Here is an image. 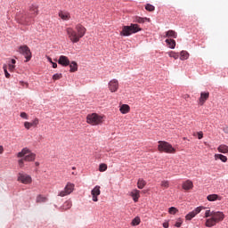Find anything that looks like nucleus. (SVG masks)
Returning <instances> with one entry per match:
<instances>
[{
  "instance_id": "obj_1",
  "label": "nucleus",
  "mask_w": 228,
  "mask_h": 228,
  "mask_svg": "<svg viewBox=\"0 0 228 228\" xmlns=\"http://www.w3.org/2000/svg\"><path fill=\"white\" fill-rule=\"evenodd\" d=\"M204 217L207 218L205 222L206 227H215L216 224L224 222L225 219V214L222 211L206 210Z\"/></svg>"
},
{
  "instance_id": "obj_2",
  "label": "nucleus",
  "mask_w": 228,
  "mask_h": 228,
  "mask_svg": "<svg viewBox=\"0 0 228 228\" xmlns=\"http://www.w3.org/2000/svg\"><path fill=\"white\" fill-rule=\"evenodd\" d=\"M66 33L68 35V38L72 42V44H77V42L86 35V28L81 24H77L75 29L70 27L67 28Z\"/></svg>"
},
{
  "instance_id": "obj_3",
  "label": "nucleus",
  "mask_w": 228,
  "mask_h": 228,
  "mask_svg": "<svg viewBox=\"0 0 228 228\" xmlns=\"http://www.w3.org/2000/svg\"><path fill=\"white\" fill-rule=\"evenodd\" d=\"M29 14H18L17 19L20 24H24L25 26H28V24H31V18L33 17V15L34 17H37V15L38 14V6H37L36 4H32L29 7Z\"/></svg>"
},
{
  "instance_id": "obj_4",
  "label": "nucleus",
  "mask_w": 228,
  "mask_h": 228,
  "mask_svg": "<svg viewBox=\"0 0 228 228\" xmlns=\"http://www.w3.org/2000/svg\"><path fill=\"white\" fill-rule=\"evenodd\" d=\"M139 31H142V28H140V25L131 23L129 26H123L120 36L131 37V35H134V33H138Z\"/></svg>"
},
{
  "instance_id": "obj_5",
  "label": "nucleus",
  "mask_w": 228,
  "mask_h": 228,
  "mask_svg": "<svg viewBox=\"0 0 228 228\" xmlns=\"http://www.w3.org/2000/svg\"><path fill=\"white\" fill-rule=\"evenodd\" d=\"M16 156L17 158H23V159L28 162L35 161V159H37V154L31 152V150L28 148H23Z\"/></svg>"
},
{
  "instance_id": "obj_6",
  "label": "nucleus",
  "mask_w": 228,
  "mask_h": 228,
  "mask_svg": "<svg viewBox=\"0 0 228 228\" xmlns=\"http://www.w3.org/2000/svg\"><path fill=\"white\" fill-rule=\"evenodd\" d=\"M158 151L167 154H175V148H173L170 142L165 141H159Z\"/></svg>"
},
{
  "instance_id": "obj_7",
  "label": "nucleus",
  "mask_w": 228,
  "mask_h": 228,
  "mask_svg": "<svg viewBox=\"0 0 228 228\" xmlns=\"http://www.w3.org/2000/svg\"><path fill=\"white\" fill-rule=\"evenodd\" d=\"M103 118V116H101L97 113H92L87 115L86 122L91 126H100V124H102V122L104 121Z\"/></svg>"
},
{
  "instance_id": "obj_8",
  "label": "nucleus",
  "mask_w": 228,
  "mask_h": 228,
  "mask_svg": "<svg viewBox=\"0 0 228 228\" xmlns=\"http://www.w3.org/2000/svg\"><path fill=\"white\" fill-rule=\"evenodd\" d=\"M18 53H20V54H22V56H24V58L26 59L25 62L28 63V61H31L32 58V53H31V49H29L28 45H20L18 48Z\"/></svg>"
},
{
  "instance_id": "obj_9",
  "label": "nucleus",
  "mask_w": 228,
  "mask_h": 228,
  "mask_svg": "<svg viewBox=\"0 0 228 228\" xmlns=\"http://www.w3.org/2000/svg\"><path fill=\"white\" fill-rule=\"evenodd\" d=\"M74 188H76V185L70 182H68L64 187V190L59 193V197H67V195H70V193L74 191Z\"/></svg>"
},
{
  "instance_id": "obj_10",
  "label": "nucleus",
  "mask_w": 228,
  "mask_h": 228,
  "mask_svg": "<svg viewBox=\"0 0 228 228\" xmlns=\"http://www.w3.org/2000/svg\"><path fill=\"white\" fill-rule=\"evenodd\" d=\"M17 181L22 184H31V183H33V178L28 174L20 173L18 174Z\"/></svg>"
},
{
  "instance_id": "obj_11",
  "label": "nucleus",
  "mask_w": 228,
  "mask_h": 228,
  "mask_svg": "<svg viewBox=\"0 0 228 228\" xmlns=\"http://www.w3.org/2000/svg\"><path fill=\"white\" fill-rule=\"evenodd\" d=\"M108 87L110 92H111V94H115V92H118V87H119L118 80L113 78L109 82Z\"/></svg>"
},
{
  "instance_id": "obj_12",
  "label": "nucleus",
  "mask_w": 228,
  "mask_h": 228,
  "mask_svg": "<svg viewBox=\"0 0 228 228\" xmlns=\"http://www.w3.org/2000/svg\"><path fill=\"white\" fill-rule=\"evenodd\" d=\"M202 209H205L204 207H197L194 210L190 212L185 216V220H191L192 218H195Z\"/></svg>"
},
{
  "instance_id": "obj_13",
  "label": "nucleus",
  "mask_w": 228,
  "mask_h": 228,
  "mask_svg": "<svg viewBox=\"0 0 228 228\" xmlns=\"http://www.w3.org/2000/svg\"><path fill=\"white\" fill-rule=\"evenodd\" d=\"M91 195L93 197V201L94 202H97L99 200V199H97V197H99V195H101V186L96 185L92 191H91Z\"/></svg>"
},
{
  "instance_id": "obj_14",
  "label": "nucleus",
  "mask_w": 228,
  "mask_h": 228,
  "mask_svg": "<svg viewBox=\"0 0 228 228\" xmlns=\"http://www.w3.org/2000/svg\"><path fill=\"white\" fill-rule=\"evenodd\" d=\"M58 63L62 67H69V65H70V61L69 60V57L61 55L59 57Z\"/></svg>"
},
{
  "instance_id": "obj_15",
  "label": "nucleus",
  "mask_w": 228,
  "mask_h": 228,
  "mask_svg": "<svg viewBox=\"0 0 228 228\" xmlns=\"http://www.w3.org/2000/svg\"><path fill=\"white\" fill-rule=\"evenodd\" d=\"M209 99V92L200 93V97L199 98V105L204 106V103Z\"/></svg>"
},
{
  "instance_id": "obj_16",
  "label": "nucleus",
  "mask_w": 228,
  "mask_h": 228,
  "mask_svg": "<svg viewBox=\"0 0 228 228\" xmlns=\"http://www.w3.org/2000/svg\"><path fill=\"white\" fill-rule=\"evenodd\" d=\"M59 17H61L62 20H70V12H65V11H60Z\"/></svg>"
},
{
  "instance_id": "obj_17",
  "label": "nucleus",
  "mask_w": 228,
  "mask_h": 228,
  "mask_svg": "<svg viewBox=\"0 0 228 228\" xmlns=\"http://www.w3.org/2000/svg\"><path fill=\"white\" fill-rule=\"evenodd\" d=\"M119 111L122 113V115H126V113L131 111V107H129L127 104H123L120 106Z\"/></svg>"
},
{
  "instance_id": "obj_18",
  "label": "nucleus",
  "mask_w": 228,
  "mask_h": 228,
  "mask_svg": "<svg viewBox=\"0 0 228 228\" xmlns=\"http://www.w3.org/2000/svg\"><path fill=\"white\" fill-rule=\"evenodd\" d=\"M183 189L185 191L192 190L193 189V182L191 180H187L183 183Z\"/></svg>"
},
{
  "instance_id": "obj_19",
  "label": "nucleus",
  "mask_w": 228,
  "mask_h": 228,
  "mask_svg": "<svg viewBox=\"0 0 228 228\" xmlns=\"http://www.w3.org/2000/svg\"><path fill=\"white\" fill-rule=\"evenodd\" d=\"M130 195L134 201L138 202V199H140V191L138 190H133L130 192Z\"/></svg>"
},
{
  "instance_id": "obj_20",
  "label": "nucleus",
  "mask_w": 228,
  "mask_h": 228,
  "mask_svg": "<svg viewBox=\"0 0 228 228\" xmlns=\"http://www.w3.org/2000/svg\"><path fill=\"white\" fill-rule=\"evenodd\" d=\"M207 199L209 202H215V200H222V197H220L218 194H209Z\"/></svg>"
},
{
  "instance_id": "obj_21",
  "label": "nucleus",
  "mask_w": 228,
  "mask_h": 228,
  "mask_svg": "<svg viewBox=\"0 0 228 228\" xmlns=\"http://www.w3.org/2000/svg\"><path fill=\"white\" fill-rule=\"evenodd\" d=\"M188 58H190V53H188L187 51L183 50L180 53V60L182 61H184V60H188Z\"/></svg>"
},
{
  "instance_id": "obj_22",
  "label": "nucleus",
  "mask_w": 228,
  "mask_h": 228,
  "mask_svg": "<svg viewBox=\"0 0 228 228\" xmlns=\"http://www.w3.org/2000/svg\"><path fill=\"white\" fill-rule=\"evenodd\" d=\"M218 152H221L222 154H227L228 152V146L225 144H221L217 148Z\"/></svg>"
},
{
  "instance_id": "obj_23",
  "label": "nucleus",
  "mask_w": 228,
  "mask_h": 228,
  "mask_svg": "<svg viewBox=\"0 0 228 228\" xmlns=\"http://www.w3.org/2000/svg\"><path fill=\"white\" fill-rule=\"evenodd\" d=\"M69 72H77V62L71 61L69 62Z\"/></svg>"
},
{
  "instance_id": "obj_24",
  "label": "nucleus",
  "mask_w": 228,
  "mask_h": 228,
  "mask_svg": "<svg viewBox=\"0 0 228 228\" xmlns=\"http://www.w3.org/2000/svg\"><path fill=\"white\" fill-rule=\"evenodd\" d=\"M71 208H72V201H66L61 207V209H62V211H67V209H70Z\"/></svg>"
},
{
  "instance_id": "obj_25",
  "label": "nucleus",
  "mask_w": 228,
  "mask_h": 228,
  "mask_svg": "<svg viewBox=\"0 0 228 228\" xmlns=\"http://www.w3.org/2000/svg\"><path fill=\"white\" fill-rule=\"evenodd\" d=\"M167 38H177V33L174 30H168L166 32Z\"/></svg>"
},
{
  "instance_id": "obj_26",
  "label": "nucleus",
  "mask_w": 228,
  "mask_h": 228,
  "mask_svg": "<svg viewBox=\"0 0 228 228\" xmlns=\"http://www.w3.org/2000/svg\"><path fill=\"white\" fill-rule=\"evenodd\" d=\"M36 202L37 204H42L44 202H47V197L42 196V195H38L36 199Z\"/></svg>"
},
{
  "instance_id": "obj_27",
  "label": "nucleus",
  "mask_w": 228,
  "mask_h": 228,
  "mask_svg": "<svg viewBox=\"0 0 228 228\" xmlns=\"http://www.w3.org/2000/svg\"><path fill=\"white\" fill-rule=\"evenodd\" d=\"M166 44H167V45L170 49H175V40L166 39Z\"/></svg>"
},
{
  "instance_id": "obj_28",
  "label": "nucleus",
  "mask_w": 228,
  "mask_h": 228,
  "mask_svg": "<svg viewBox=\"0 0 228 228\" xmlns=\"http://www.w3.org/2000/svg\"><path fill=\"white\" fill-rule=\"evenodd\" d=\"M215 159H220L223 161V163H227V158L223 154H216Z\"/></svg>"
},
{
  "instance_id": "obj_29",
  "label": "nucleus",
  "mask_w": 228,
  "mask_h": 228,
  "mask_svg": "<svg viewBox=\"0 0 228 228\" xmlns=\"http://www.w3.org/2000/svg\"><path fill=\"white\" fill-rule=\"evenodd\" d=\"M145 181L143 179H139L137 182V188H139V190H143V188H145Z\"/></svg>"
},
{
  "instance_id": "obj_30",
  "label": "nucleus",
  "mask_w": 228,
  "mask_h": 228,
  "mask_svg": "<svg viewBox=\"0 0 228 228\" xmlns=\"http://www.w3.org/2000/svg\"><path fill=\"white\" fill-rule=\"evenodd\" d=\"M167 54H168V56H169L170 58H174V60L179 59V53H175V52H174V51L168 52Z\"/></svg>"
},
{
  "instance_id": "obj_31",
  "label": "nucleus",
  "mask_w": 228,
  "mask_h": 228,
  "mask_svg": "<svg viewBox=\"0 0 228 228\" xmlns=\"http://www.w3.org/2000/svg\"><path fill=\"white\" fill-rule=\"evenodd\" d=\"M142 222V220L140 219L139 216H136L135 218H134L132 220L131 225H133L134 227H135V225H140V223Z\"/></svg>"
},
{
  "instance_id": "obj_32",
  "label": "nucleus",
  "mask_w": 228,
  "mask_h": 228,
  "mask_svg": "<svg viewBox=\"0 0 228 228\" xmlns=\"http://www.w3.org/2000/svg\"><path fill=\"white\" fill-rule=\"evenodd\" d=\"M108 170V165H106L105 163H102L99 166V171L100 172H106Z\"/></svg>"
},
{
  "instance_id": "obj_33",
  "label": "nucleus",
  "mask_w": 228,
  "mask_h": 228,
  "mask_svg": "<svg viewBox=\"0 0 228 228\" xmlns=\"http://www.w3.org/2000/svg\"><path fill=\"white\" fill-rule=\"evenodd\" d=\"M3 69H4V72L5 77H6L7 79H10L11 75H10V73H8V66H6V64H4V65L3 66Z\"/></svg>"
},
{
  "instance_id": "obj_34",
  "label": "nucleus",
  "mask_w": 228,
  "mask_h": 228,
  "mask_svg": "<svg viewBox=\"0 0 228 228\" xmlns=\"http://www.w3.org/2000/svg\"><path fill=\"white\" fill-rule=\"evenodd\" d=\"M160 186L162 188H169L170 186V182H168V180H163L160 183Z\"/></svg>"
},
{
  "instance_id": "obj_35",
  "label": "nucleus",
  "mask_w": 228,
  "mask_h": 228,
  "mask_svg": "<svg viewBox=\"0 0 228 228\" xmlns=\"http://www.w3.org/2000/svg\"><path fill=\"white\" fill-rule=\"evenodd\" d=\"M168 213L169 215H175V213H179V210L175 207H171L168 208Z\"/></svg>"
},
{
  "instance_id": "obj_36",
  "label": "nucleus",
  "mask_w": 228,
  "mask_h": 228,
  "mask_svg": "<svg viewBox=\"0 0 228 228\" xmlns=\"http://www.w3.org/2000/svg\"><path fill=\"white\" fill-rule=\"evenodd\" d=\"M145 10H147V12H154V10H156V7H154V5L148 4L145 6Z\"/></svg>"
},
{
  "instance_id": "obj_37",
  "label": "nucleus",
  "mask_w": 228,
  "mask_h": 228,
  "mask_svg": "<svg viewBox=\"0 0 228 228\" xmlns=\"http://www.w3.org/2000/svg\"><path fill=\"white\" fill-rule=\"evenodd\" d=\"M63 75L61 73H56L53 76V81H58V79H61Z\"/></svg>"
},
{
  "instance_id": "obj_38",
  "label": "nucleus",
  "mask_w": 228,
  "mask_h": 228,
  "mask_svg": "<svg viewBox=\"0 0 228 228\" xmlns=\"http://www.w3.org/2000/svg\"><path fill=\"white\" fill-rule=\"evenodd\" d=\"M24 161H26L24 159V158L18 160V165H19L20 168H24Z\"/></svg>"
},
{
  "instance_id": "obj_39",
  "label": "nucleus",
  "mask_w": 228,
  "mask_h": 228,
  "mask_svg": "<svg viewBox=\"0 0 228 228\" xmlns=\"http://www.w3.org/2000/svg\"><path fill=\"white\" fill-rule=\"evenodd\" d=\"M147 20V18H136L135 22H138L139 24H143Z\"/></svg>"
},
{
  "instance_id": "obj_40",
  "label": "nucleus",
  "mask_w": 228,
  "mask_h": 228,
  "mask_svg": "<svg viewBox=\"0 0 228 228\" xmlns=\"http://www.w3.org/2000/svg\"><path fill=\"white\" fill-rule=\"evenodd\" d=\"M183 225V219L178 218L175 224V227H181Z\"/></svg>"
},
{
  "instance_id": "obj_41",
  "label": "nucleus",
  "mask_w": 228,
  "mask_h": 228,
  "mask_svg": "<svg viewBox=\"0 0 228 228\" xmlns=\"http://www.w3.org/2000/svg\"><path fill=\"white\" fill-rule=\"evenodd\" d=\"M38 124H39L38 118L34 119V120L30 123V125H31L32 127H37V126H38Z\"/></svg>"
},
{
  "instance_id": "obj_42",
  "label": "nucleus",
  "mask_w": 228,
  "mask_h": 228,
  "mask_svg": "<svg viewBox=\"0 0 228 228\" xmlns=\"http://www.w3.org/2000/svg\"><path fill=\"white\" fill-rule=\"evenodd\" d=\"M24 127H26L27 129H31V123H29V122H28V121H26L25 123H24Z\"/></svg>"
},
{
  "instance_id": "obj_43",
  "label": "nucleus",
  "mask_w": 228,
  "mask_h": 228,
  "mask_svg": "<svg viewBox=\"0 0 228 228\" xmlns=\"http://www.w3.org/2000/svg\"><path fill=\"white\" fill-rule=\"evenodd\" d=\"M9 70H10V72H13V70H15V65L9 64Z\"/></svg>"
},
{
  "instance_id": "obj_44",
  "label": "nucleus",
  "mask_w": 228,
  "mask_h": 228,
  "mask_svg": "<svg viewBox=\"0 0 228 228\" xmlns=\"http://www.w3.org/2000/svg\"><path fill=\"white\" fill-rule=\"evenodd\" d=\"M20 117L21 118H25L26 120H28V114L26 112H21Z\"/></svg>"
},
{
  "instance_id": "obj_45",
  "label": "nucleus",
  "mask_w": 228,
  "mask_h": 228,
  "mask_svg": "<svg viewBox=\"0 0 228 228\" xmlns=\"http://www.w3.org/2000/svg\"><path fill=\"white\" fill-rule=\"evenodd\" d=\"M198 138H199V140H202L204 138V134L202 132H199Z\"/></svg>"
},
{
  "instance_id": "obj_46",
  "label": "nucleus",
  "mask_w": 228,
  "mask_h": 228,
  "mask_svg": "<svg viewBox=\"0 0 228 228\" xmlns=\"http://www.w3.org/2000/svg\"><path fill=\"white\" fill-rule=\"evenodd\" d=\"M223 131H224V133H225L226 134H228V126H224V127L223 128Z\"/></svg>"
},
{
  "instance_id": "obj_47",
  "label": "nucleus",
  "mask_w": 228,
  "mask_h": 228,
  "mask_svg": "<svg viewBox=\"0 0 228 228\" xmlns=\"http://www.w3.org/2000/svg\"><path fill=\"white\" fill-rule=\"evenodd\" d=\"M3 152H4V148L3 145H0V154H3Z\"/></svg>"
},
{
  "instance_id": "obj_48",
  "label": "nucleus",
  "mask_w": 228,
  "mask_h": 228,
  "mask_svg": "<svg viewBox=\"0 0 228 228\" xmlns=\"http://www.w3.org/2000/svg\"><path fill=\"white\" fill-rule=\"evenodd\" d=\"M53 68V69H57L58 64L56 62H52Z\"/></svg>"
},
{
  "instance_id": "obj_49",
  "label": "nucleus",
  "mask_w": 228,
  "mask_h": 228,
  "mask_svg": "<svg viewBox=\"0 0 228 228\" xmlns=\"http://www.w3.org/2000/svg\"><path fill=\"white\" fill-rule=\"evenodd\" d=\"M162 225L164 228H168V222L163 223Z\"/></svg>"
},
{
  "instance_id": "obj_50",
  "label": "nucleus",
  "mask_w": 228,
  "mask_h": 228,
  "mask_svg": "<svg viewBox=\"0 0 228 228\" xmlns=\"http://www.w3.org/2000/svg\"><path fill=\"white\" fill-rule=\"evenodd\" d=\"M11 63L12 65H15L17 63V61H15V59H12Z\"/></svg>"
},
{
  "instance_id": "obj_51",
  "label": "nucleus",
  "mask_w": 228,
  "mask_h": 228,
  "mask_svg": "<svg viewBox=\"0 0 228 228\" xmlns=\"http://www.w3.org/2000/svg\"><path fill=\"white\" fill-rule=\"evenodd\" d=\"M47 60H48V61H49L50 63H53V59H51V57H48Z\"/></svg>"
},
{
  "instance_id": "obj_52",
  "label": "nucleus",
  "mask_w": 228,
  "mask_h": 228,
  "mask_svg": "<svg viewBox=\"0 0 228 228\" xmlns=\"http://www.w3.org/2000/svg\"><path fill=\"white\" fill-rule=\"evenodd\" d=\"M36 167H40V163L39 162H35Z\"/></svg>"
},
{
  "instance_id": "obj_53",
  "label": "nucleus",
  "mask_w": 228,
  "mask_h": 228,
  "mask_svg": "<svg viewBox=\"0 0 228 228\" xmlns=\"http://www.w3.org/2000/svg\"><path fill=\"white\" fill-rule=\"evenodd\" d=\"M72 170H76V167H72Z\"/></svg>"
},
{
  "instance_id": "obj_54",
  "label": "nucleus",
  "mask_w": 228,
  "mask_h": 228,
  "mask_svg": "<svg viewBox=\"0 0 228 228\" xmlns=\"http://www.w3.org/2000/svg\"><path fill=\"white\" fill-rule=\"evenodd\" d=\"M72 175H76V173L73 172V173H72Z\"/></svg>"
},
{
  "instance_id": "obj_55",
  "label": "nucleus",
  "mask_w": 228,
  "mask_h": 228,
  "mask_svg": "<svg viewBox=\"0 0 228 228\" xmlns=\"http://www.w3.org/2000/svg\"><path fill=\"white\" fill-rule=\"evenodd\" d=\"M188 97H190V95L187 94V95H186V98H188Z\"/></svg>"
},
{
  "instance_id": "obj_56",
  "label": "nucleus",
  "mask_w": 228,
  "mask_h": 228,
  "mask_svg": "<svg viewBox=\"0 0 228 228\" xmlns=\"http://www.w3.org/2000/svg\"><path fill=\"white\" fill-rule=\"evenodd\" d=\"M188 97H190V95L187 94V95H186V98H188Z\"/></svg>"
}]
</instances>
